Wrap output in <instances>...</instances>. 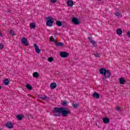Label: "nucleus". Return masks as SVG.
<instances>
[{"label":"nucleus","mask_w":130,"mask_h":130,"mask_svg":"<svg viewBox=\"0 0 130 130\" xmlns=\"http://www.w3.org/2000/svg\"><path fill=\"white\" fill-rule=\"evenodd\" d=\"M53 113L54 116H58L59 117L60 116V114H56V113H62V115L63 117H67L68 114H71L72 113L71 112V109L66 107H55L54 108Z\"/></svg>","instance_id":"nucleus-1"},{"label":"nucleus","mask_w":130,"mask_h":130,"mask_svg":"<svg viewBox=\"0 0 130 130\" xmlns=\"http://www.w3.org/2000/svg\"><path fill=\"white\" fill-rule=\"evenodd\" d=\"M100 73L101 75H104L105 78H110L111 76V72H110V71L104 68H101L100 70Z\"/></svg>","instance_id":"nucleus-2"},{"label":"nucleus","mask_w":130,"mask_h":130,"mask_svg":"<svg viewBox=\"0 0 130 130\" xmlns=\"http://www.w3.org/2000/svg\"><path fill=\"white\" fill-rule=\"evenodd\" d=\"M47 22H46V26L48 27H51L52 26V24L54 22V20L53 18L50 17H47Z\"/></svg>","instance_id":"nucleus-3"},{"label":"nucleus","mask_w":130,"mask_h":130,"mask_svg":"<svg viewBox=\"0 0 130 130\" xmlns=\"http://www.w3.org/2000/svg\"><path fill=\"white\" fill-rule=\"evenodd\" d=\"M21 43L25 46H28L29 45V44L28 43V40H27V39H26L25 37H23L21 39Z\"/></svg>","instance_id":"nucleus-4"},{"label":"nucleus","mask_w":130,"mask_h":130,"mask_svg":"<svg viewBox=\"0 0 130 130\" xmlns=\"http://www.w3.org/2000/svg\"><path fill=\"white\" fill-rule=\"evenodd\" d=\"M72 23L75 24V25H79L80 24V21H79V19L76 17H73L72 18Z\"/></svg>","instance_id":"nucleus-5"},{"label":"nucleus","mask_w":130,"mask_h":130,"mask_svg":"<svg viewBox=\"0 0 130 130\" xmlns=\"http://www.w3.org/2000/svg\"><path fill=\"white\" fill-rule=\"evenodd\" d=\"M60 56L61 57H68L69 56V53H67V52H61L60 53Z\"/></svg>","instance_id":"nucleus-6"},{"label":"nucleus","mask_w":130,"mask_h":130,"mask_svg":"<svg viewBox=\"0 0 130 130\" xmlns=\"http://www.w3.org/2000/svg\"><path fill=\"white\" fill-rule=\"evenodd\" d=\"M34 47H35L36 52H37V53H40L41 52V50L39 49V47H38V46H37L36 44L34 45Z\"/></svg>","instance_id":"nucleus-7"},{"label":"nucleus","mask_w":130,"mask_h":130,"mask_svg":"<svg viewBox=\"0 0 130 130\" xmlns=\"http://www.w3.org/2000/svg\"><path fill=\"white\" fill-rule=\"evenodd\" d=\"M88 40H89L90 43H91L93 46L95 47L97 45V43L95 42V41L92 40V39L90 37H88Z\"/></svg>","instance_id":"nucleus-8"},{"label":"nucleus","mask_w":130,"mask_h":130,"mask_svg":"<svg viewBox=\"0 0 130 130\" xmlns=\"http://www.w3.org/2000/svg\"><path fill=\"white\" fill-rule=\"evenodd\" d=\"M24 116L23 114L16 115V118H17L18 120H22L24 118Z\"/></svg>","instance_id":"nucleus-9"},{"label":"nucleus","mask_w":130,"mask_h":130,"mask_svg":"<svg viewBox=\"0 0 130 130\" xmlns=\"http://www.w3.org/2000/svg\"><path fill=\"white\" fill-rule=\"evenodd\" d=\"M5 125L8 128H13V124L11 122H7Z\"/></svg>","instance_id":"nucleus-10"},{"label":"nucleus","mask_w":130,"mask_h":130,"mask_svg":"<svg viewBox=\"0 0 130 130\" xmlns=\"http://www.w3.org/2000/svg\"><path fill=\"white\" fill-rule=\"evenodd\" d=\"M92 97L96 98V99H99V98H100V95L99 93L95 92L92 94Z\"/></svg>","instance_id":"nucleus-11"},{"label":"nucleus","mask_w":130,"mask_h":130,"mask_svg":"<svg viewBox=\"0 0 130 130\" xmlns=\"http://www.w3.org/2000/svg\"><path fill=\"white\" fill-rule=\"evenodd\" d=\"M67 5L68 7H73V6H74V1L72 0H68L67 2Z\"/></svg>","instance_id":"nucleus-12"},{"label":"nucleus","mask_w":130,"mask_h":130,"mask_svg":"<svg viewBox=\"0 0 130 130\" xmlns=\"http://www.w3.org/2000/svg\"><path fill=\"white\" fill-rule=\"evenodd\" d=\"M57 86V84H56L55 82H53L50 84V87L51 89H55Z\"/></svg>","instance_id":"nucleus-13"},{"label":"nucleus","mask_w":130,"mask_h":130,"mask_svg":"<svg viewBox=\"0 0 130 130\" xmlns=\"http://www.w3.org/2000/svg\"><path fill=\"white\" fill-rule=\"evenodd\" d=\"M103 120L104 123H105L106 124H107V123H109V121H110L109 118H108V117L103 118Z\"/></svg>","instance_id":"nucleus-14"},{"label":"nucleus","mask_w":130,"mask_h":130,"mask_svg":"<svg viewBox=\"0 0 130 130\" xmlns=\"http://www.w3.org/2000/svg\"><path fill=\"white\" fill-rule=\"evenodd\" d=\"M56 46L59 47H63V46H64V44H63V43L62 42H57L56 43Z\"/></svg>","instance_id":"nucleus-15"},{"label":"nucleus","mask_w":130,"mask_h":130,"mask_svg":"<svg viewBox=\"0 0 130 130\" xmlns=\"http://www.w3.org/2000/svg\"><path fill=\"white\" fill-rule=\"evenodd\" d=\"M4 85H5L6 86H7V85H9L10 84V80L8 79H5L3 81Z\"/></svg>","instance_id":"nucleus-16"},{"label":"nucleus","mask_w":130,"mask_h":130,"mask_svg":"<svg viewBox=\"0 0 130 130\" xmlns=\"http://www.w3.org/2000/svg\"><path fill=\"white\" fill-rule=\"evenodd\" d=\"M119 83L121 84V85H123V84L125 83V80H124V78H121L119 79Z\"/></svg>","instance_id":"nucleus-17"},{"label":"nucleus","mask_w":130,"mask_h":130,"mask_svg":"<svg viewBox=\"0 0 130 130\" xmlns=\"http://www.w3.org/2000/svg\"><path fill=\"white\" fill-rule=\"evenodd\" d=\"M29 27L31 29H35V28H36V24H35V23L32 22L30 24Z\"/></svg>","instance_id":"nucleus-18"},{"label":"nucleus","mask_w":130,"mask_h":130,"mask_svg":"<svg viewBox=\"0 0 130 130\" xmlns=\"http://www.w3.org/2000/svg\"><path fill=\"white\" fill-rule=\"evenodd\" d=\"M61 104L62 106H68V105H69V103L67 101H61Z\"/></svg>","instance_id":"nucleus-19"},{"label":"nucleus","mask_w":130,"mask_h":130,"mask_svg":"<svg viewBox=\"0 0 130 130\" xmlns=\"http://www.w3.org/2000/svg\"><path fill=\"white\" fill-rule=\"evenodd\" d=\"M72 106H73V107L75 108V109H77V108L79 107L80 104L79 103L76 104V103H73L72 104Z\"/></svg>","instance_id":"nucleus-20"},{"label":"nucleus","mask_w":130,"mask_h":130,"mask_svg":"<svg viewBox=\"0 0 130 130\" xmlns=\"http://www.w3.org/2000/svg\"><path fill=\"white\" fill-rule=\"evenodd\" d=\"M56 25L58 26V27H60L61 26H62V23H61V21L59 20H57L56 21Z\"/></svg>","instance_id":"nucleus-21"},{"label":"nucleus","mask_w":130,"mask_h":130,"mask_svg":"<svg viewBox=\"0 0 130 130\" xmlns=\"http://www.w3.org/2000/svg\"><path fill=\"white\" fill-rule=\"evenodd\" d=\"M117 35H121L122 34V30L120 28H118L116 30Z\"/></svg>","instance_id":"nucleus-22"},{"label":"nucleus","mask_w":130,"mask_h":130,"mask_svg":"<svg viewBox=\"0 0 130 130\" xmlns=\"http://www.w3.org/2000/svg\"><path fill=\"white\" fill-rule=\"evenodd\" d=\"M32 76L34 78H38L39 77V74L38 72H34Z\"/></svg>","instance_id":"nucleus-23"},{"label":"nucleus","mask_w":130,"mask_h":130,"mask_svg":"<svg viewBox=\"0 0 130 130\" xmlns=\"http://www.w3.org/2000/svg\"><path fill=\"white\" fill-rule=\"evenodd\" d=\"M26 87L28 90H32V86L30 84H26Z\"/></svg>","instance_id":"nucleus-24"},{"label":"nucleus","mask_w":130,"mask_h":130,"mask_svg":"<svg viewBox=\"0 0 130 130\" xmlns=\"http://www.w3.org/2000/svg\"><path fill=\"white\" fill-rule=\"evenodd\" d=\"M94 55L95 57H100V53L98 52L94 53Z\"/></svg>","instance_id":"nucleus-25"},{"label":"nucleus","mask_w":130,"mask_h":130,"mask_svg":"<svg viewBox=\"0 0 130 130\" xmlns=\"http://www.w3.org/2000/svg\"><path fill=\"white\" fill-rule=\"evenodd\" d=\"M40 98L41 99H42V100H45V99H47L48 98H47V96L46 95H44L43 96H41Z\"/></svg>","instance_id":"nucleus-26"},{"label":"nucleus","mask_w":130,"mask_h":130,"mask_svg":"<svg viewBox=\"0 0 130 130\" xmlns=\"http://www.w3.org/2000/svg\"><path fill=\"white\" fill-rule=\"evenodd\" d=\"M115 16H116L117 17H121V14H120V13L119 12H117L115 13Z\"/></svg>","instance_id":"nucleus-27"},{"label":"nucleus","mask_w":130,"mask_h":130,"mask_svg":"<svg viewBox=\"0 0 130 130\" xmlns=\"http://www.w3.org/2000/svg\"><path fill=\"white\" fill-rule=\"evenodd\" d=\"M54 59H53V58L52 57H49L48 58V61H49L50 62H52V61H53Z\"/></svg>","instance_id":"nucleus-28"},{"label":"nucleus","mask_w":130,"mask_h":130,"mask_svg":"<svg viewBox=\"0 0 130 130\" xmlns=\"http://www.w3.org/2000/svg\"><path fill=\"white\" fill-rule=\"evenodd\" d=\"M9 32L11 34V35H12V36H15V33L13 30H10Z\"/></svg>","instance_id":"nucleus-29"},{"label":"nucleus","mask_w":130,"mask_h":130,"mask_svg":"<svg viewBox=\"0 0 130 130\" xmlns=\"http://www.w3.org/2000/svg\"><path fill=\"white\" fill-rule=\"evenodd\" d=\"M116 110H117V111H121V110L120 109V108L118 107H116Z\"/></svg>","instance_id":"nucleus-30"},{"label":"nucleus","mask_w":130,"mask_h":130,"mask_svg":"<svg viewBox=\"0 0 130 130\" xmlns=\"http://www.w3.org/2000/svg\"><path fill=\"white\" fill-rule=\"evenodd\" d=\"M4 48V44H0V49H3Z\"/></svg>","instance_id":"nucleus-31"},{"label":"nucleus","mask_w":130,"mask_h":130,"mask_svg":"<svg viewBox=\"0 0 130 130\" xmlns=\"http://www.w3.org/2000/svg\"><path fill=\"white\" fill-rule=\"evenodd\" d=\"M51 3H52L53 4H55V3H56L57 0H50Z\"/></svg>","instance_id":"nucleus-32"},{"label":"nucleus","mask_w":130,"mask_h":130,"mask_svg":"<svg viewBox=\"0 0 130 130\" xmlns=\"http://www.w3.org/2000/svg\"><path fill=\"white\" fill-rule=\"evenodd\" d=\"M0 36H3V34L2 33V31L0 30Z\"/></svg>","instance_id":"nucleus-33"},{"label":"nucleus","mask_w":130,"mask_h":130,"mask_svg":"<svg viewBox=\"0 0 130 130\" xmlns=\"http://www.w3.org/2000/svg\"><path fill=\"white\" fill-rule=\"evenodd\" d=\"M11 10H8V13H11Z\"/></svg>","instance_id":"nucleus-34"},{"label":"nucleus","mask_w":130,"mask_h":130,"mask_svg":"<svg viewBox=\"0 0 130 130\" xmlns=\"http://www.w3.org/2000/svg\"><path fill=\"white\" fill-rule=\"evenodd\" d=\"M54 42H55V43H57V42H56V40H54Z\"/></svg>","instance_id":"nucleus-35"},{"label":"nucleus","mask_w":130,"mask_h":130,"mask_svg":"<svg viewBox=\"0 0 130 130\" xmlns=\"http://www.w3.org/2000/svg\"><path fill=\"white\" fill-rule=\"evenodd\" d=\"M103 81H105V78H103Z\"/></svg>","instance_id":"nucleus-36"},{"label":"nucleus","mask_w":130,"mask_h":130,"mask_svg":"<svg viewBox=\"0 0 130 130\" xmlns=\"http://www.w3.org/2000/svg\"><path fill=\"white\" fill-rule=\"evenodd\" d=\"M2 89V86H0V90Z\"/></svg>","instance_id":"nucleus-37"},{"label":"nucleus","mask_w":130,"mask_h":130,"mask_svg":"<svg viewBox=\"0 0 130 130\" xmlns=\"http://www.w3.org/2000/svg\"><path fill=\"white\" fill-rule=\"evenodd\" d=\"M98 1H99V2H100L101 0H98Z\"/></svg>","instance_id":"nucleus-38"},{"label":"nucleus","mask_w":130,"mask_h":130,"mask_svg":"<svg viewBox=\"0 0 130 130\" xmlns=\"http://www.w3.org/2000/svg\"><path fill=\"white\" fill-rule=\"evenodd\" d=\"M50 40H51V38H50Z\"/></svg>","instance_id":"nucleus-39"},{"label":"nucleus","mask_w":130,"mask_h":130,"mask_svg":"<svg viewBox=\"0 0 130 130\" xmlns=\"http://www.w3.org/2000/svg\"><path fill=\"white\" fill-rule=\"evenodd\" d=\"M0 130H2V129L0 128Z\"/></svg>","instance_id":"nucleus-40"}]
</instances>
